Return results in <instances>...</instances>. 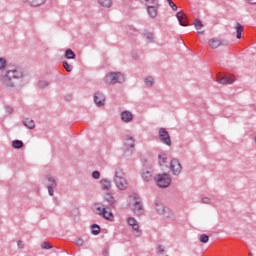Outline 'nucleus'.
Masks as SVG:
<instances>
[{"mask_svg":"<svg viewBox=\"0 0 256 256\" xmlns=\"http://www.w3.org/2000/svg\"><path fill=\"white\" fill-rule=\"evenodd\" d=\"M103 254H104V256H108L109 255V251L105 250Z\"/></svg>","mask_w":256,"mask_h":256,"instance_id":"nucleus-47","label":"nucleus"},{"mask_svg":"<svg viewBox=\"0 0 256 256\" xmlns=\"http://www.w3.org/2000/svg\"><path fill=\"white\" fill-rule=\"evenodd\" d=\"M130 208L135 213V215H141L143 213V204L141 203V198L133 195L129 198Z\"/></svg>","mask_w":256,"mask_h":256,"instance_id":"nucleus-3","label":"nucleus"},{"mask_svg":"<svg viewBox=\"0 0 256 256\" xmlns=\"http://www.w3.org/2000/svg\"><path fill=\"white\" fill-rule=\"evenodd\" d=\"M21 71L17 68L9 69L5 74L1 76V83L5 85V87H13L15 79H19L22 77Z\"/></svg>","mask_w":256,"mask_h":256,"instance_id":"nucleus-1","label":"nucleus"},{"mask_svg":"<svg viewBox=\"0 0 256 256\" xmlns=\"http://www.w3.org/2000/svg\"><path fill=\"white\" fill-rule=\"evenodd\" d=\"M121 119L124 123H129L133 119V114L129 111H124L121 113Z\"/></svg>","mask_w":256,"mask_h":256,"instance_id":"nucleus-17","label":"nucleus"},{"mask_svg":"<svg viewBox=\"0 0 256 256\" xmlns=\"http://www.w3.org/2000/svg\"><path fill=\"white\" fill-rule=\"evenodd\" d=\"M99 5H101V7H111V5H113V2L111 0H98Z\"/></svg>","mask_w":256,"mask_h":256,"instance_id":"nucleus-24","label":"nucleus"},{"mask_svg":"<svg viewBox=\"0 0 256 256\" xmlns=\"http://www.w3.org/2000/svg\"><path fill=\"white\" fill-rule=\"evenodd\" d=\"M176 17L179 21V24L182 25V27H187V15L184 14L183 11H180L176 14Z\"/></svg>","mask_w":256,"mask_h":256,"instance_id":"nucleus-15","label":"nucleus"},{"mask_svg":"<svg viewBox=\"0 0 256 256\" xmlns=\"http://www.w3.org/2000/svg\"><path fill=\"white\" fill-rule=\"evenodd\" d=\"M194 27L197 29V31H201V29H203V23H201V20H194Z\"/></svg>","mask_w":256,"mask_h":256,"instance_id":"nucleus-28","label":"nucleus"},{"mask_svg":"<svg viewBox=\"0 0 256 256\" xmlns=\"http://www.w3.org/2000/svg\"><path fill=\"white\" fill-rule=\"evenodd\" d=\"M125 147L126 149H133V147H135V139H133V137L131 136H127L126 138V142H125Z\"/></svg>","mask_w":256,"mask_h":256,"instance_id":"nucleus-19","label":"nucleus"},{"mask_svg":"<svg viewBox=\"0 0 256 256\" xmlns=\"http://www.w3.org/2000/svg\"><path fill=\"white\" fill-rule=\"evenodd\" d=\"M170 169L173 173V175H179L181 173V164L177 160H172L170 163Z\"/></svg>","mask_w":256,"mask_h":256,"instance_id":"nucleus-10","label":"nucleus"},{"mask_svg":"<svg viewBox=\"0 0 256 256\" xmlns=\"http://www.w3.org/2000/svg\"><path fill=\"white\" fill-rule=\"evenodd\" d=\"M12 147H13V149H21V147H23V141L14 140L12 142Z\"/></svg>","mask_w":256,"mask_h":256,"instance_id":"nucleus-27","label":"nucleus"},{"mask_svg":"<svg viewBox=\"0 0 256 256\" xmlns=\"http://www.w3.org/2000/svg\"><path fill=\"white\" fill-rule=\"evenodd\" d=\"M23 3L26 5H29L30 7H39L41 5H44L47 0H22Z\"/></svg>","mask_w":256,"mask_h":256,"instance_id":"nucleus-14","label":"nucleus"},{"mask_svg":"<svg viewBox=\"0 0 256 256\" xmlns=\"http://www.w3.org/2000/svg\"><path fill=\"white\" fill-rule=\"evenodd\" d=\"M142 177L145 181H151L153 176L151 175V172L145 171L142 173Z\"/></svg>","mask_w":256,"mask_h":256,"instance_id":"nucleus-30","label":"nucleus"},{"mask_svg":"<svg viewBox=\"0 0 256 256\" xmlns=\"http://www.w3.org/2000/svg\"><path fill=\"white\" fill-rule=\"evenodd\" d=\"M94 103H96L97 107L105 105V95L101 92H96L94 95Z\"/></svg>","mask_w":256,"mask_h":256,"instance_id":"nucleus-12","label":"nucleus"},{"mask_svg":"<svg viewBox=\"0 0 256 256\" xmlns=\"http://www.w3.org/2000/svg\"><path fill=\"white\" fill-rule=\"evenodd\" d=\"M250 5H256V0H247Z\"/></svg>","mask_w":256,"mask_h":256,"instance_id":"nucleus-43","label":"nucleus"},{"mask_svg":"<svg viewBox=\"0 0 256 256\" xmlns=\"http://www.w3.org/2000/svg\"><path fill=\"white\" fill-rule=\"evenodd\" d=\"M159 139L164 145L171 146V136H169V132L165 128H161L159 130Z\"/></svg>","mask_w":256,"mask_h":256,"instance_id":"nucleus-8","label":"nucleus"},{"mask_svg":"<svg viewBox=\"0 0 256 256\" xmlns=\"http://www.w3.org/2000/svg\"><path fill=\"white\" fill-rule=\"evenodd\" d=\"M146 39H147L150 43H152V41H153V34H146Z\"/></svg>","mask_w":256,"mask_h":256,"instance_id":"nucleus-41","label":"nucleus"},{"mask_svg":"<svg viewBox=\"0 0 256 256\" xmlns=\"http://www.w3.org/2000/svg\"><path fill=\"white\" fill-rule=\"evenodd\" d=\"M100 231H101V228H99L98 225H96V224H93V225H92V233H93L94 235H99Z\"/></svg>","mask_w":256,"mask_h":256,"instance_id":"nucleus-31","label":"nucleus"},{"mask_svg":"<svg viewBox=\"0 0 256 256\" xmlns=\"http://www.w3.org/2000/svg\"><path fill=\"white\" fill-rule=\"evenodd\" d=\"M63 67L64 69H66V71H68V73H71L73 71V66L69 65V63L67 62H63Z\"/></svg>","mask_w":256,"mask_h":256,"instance_id":"nucleus-33","label":"nucleus"},{"mask_svg":"<svg viewBox=\"0 0 256 256\" xmlns=\"http://www.w3.org/2000/svg\"><path fill=\"white\" fill-rule=\"evenodd\" d=\"M25 127H28V129H35V121L27 118L24 120Z\"/></svg>","mask_w":256,"mask_h":256,"instance_id":"nucleus-23","label":"nucleus"},{"mask_svg":"<svg viewBox=\"0 0 256 256\" xmlns=\"http://www.w3.org/2000/svg\"><path fill=\"white\" fill-rule=\"evenodd\" d=\"M12 111H13V109H12V108H10V109L8 110V112H9V113H11Z\"/></svg>","mask_w":256,"mask_h":256,"instance_id":"nucleus-49","label":"nucleus"},{"mask_svg":"<svg viewBox=\"0 0 256 256\" xmlns=\"http://www.w3.org/2000/svg\"><path fill=\"white\" fill-rule=\"evenodd\" d=\"M203 31H198V35H203Z\"/></svg>","mask_w":256,"mask_h":256,"instance_id":"nucleus-48","label":"nucleus"},{"mask_svg":"<svg viewBox=\"0 0 256 256\" xmlns=\"http://www.w3.org/2000/svg\"><path fill=\"white\" fill-rule=\"evenodd\" d=\"M234 29H236V39H241V33H243V25L240 23L236 22L234 25Z\"/></svg>","mask_w":256,"mask_h":256,"instance_id":"nucleus-18","label":"nucleus"},{"mask_svg":"<svg viewBox=\"0 0 256 256\" xmlns=\"http://www.w3.org/2000/svg\"><path fill=\"white\" fill-rule=\"evenodd\" d=\"M125 76L120 72H112L106 75V83L109 85H115V83H123Z\"/></svg>","mask_w":256,"mask_h":256,"instance_id":"nucleus-4","label":"nucleus"},{"mask_svg":"<svg viewBox=\"0 0 256 256\" xmlns=\"http://www.w3.org/2000/svg\"><path fill=\"white\" fill-rule=\"evenodd\" d=\"M40 87H47V82H40Z\"/></svg>","mask_w":256,"mask_h":256,"instance_id":"nucleus-45","label":"nucleus"},{"mask_svg":"<svg viewBox=\"0 0 256 256\" xmlns=\"http://www.w3.org/2000/svg\"><path fill=\"white\" fill-rule=\"evenodd\" d=\"M145 83L146 85H148V87H151L153 85V83H155L153 77H148L145 79Z\"/></svg>","mask_w":256,"mask_h":256,"instance_id":"nucleus-34","label":"nucleus"},{"mask_svg":"<svg viewBox=\"0 0 256 256\" xmlns=\"http://www.w3.org/2000/svg\"><path fill=\"white\" fill-rule=\"evenodd\" d=\"M218 83H220L221 85H232V83H235V76L225 75L222 77H218Z\"/></svg>","mask_w":256,"mask_h":256,"instance_id":"nucleus-9","label":"nucleus"},{"mask_svg":"<svg viewBox=\"0 0 256 256\" xmlns=\"http://www.w3.org/2000/svg\"><path fill=\"white\" fill-rule=\"evenodd\" d=\"M41 247L42 249H52V246L48 242H43Z\"/></svg>","mask_w":256,"mask_h":256,"instance_id":"nucleus-38","label":"nucleus"},{"mask_svg":"<svg viewBox=\"0 0 256 256\" xmlns=\"http://www.w3.org/2000/svg\"><path fill=\"white\" fill-rule=\"evenodd\" d=\"M5 67H7V60L0 58V69H5Z\"/></svg>","mask_w":256,"mask_h":256,"instance_id":"nucleus-36","label":"nucleus"},{"mask_svg":"<svg viewBox=\"0 0 256 256\" xmlns=\"http://www.w3.org/2000/svg\"><path fill=\"white\" fill-rule=\"evenodd\" d=\"M208 45L210 49H219V47H225L229 45V41L214 37L208 41Z\"/></svg>","mask_w":256,"mask_h":256,"instance_id":"nucleus-6","label":"nucleus"},{"mask_svg":"<svg viewBox=\"0 0 256 256\" xmlns=\"http://www.w3.org/2000/svg\"><path fill=\"white\" fill-rule=\"evenodd\" d=\"M18 248L23 249V241H18Z\"/></svg>","mask_w":256,"mask_h":256,"instance_id":"nucleus-44","label":"nucleus"},{"mask_svg":"<svg viewBox=\"0 0 256 256\" xmlns=\"http://www.w3.org/2000/svg\"><path fill=\"white\" fill-rule=\"evenodd\" d=\"M75 245H77V247H83L85 245V241H83V239L81 238H76L74 240Z\"/></svg>","mask_w":256,"mask_h":256,"instance_id":"nucleus-32","label":"nucleus"},{"mask_svg":"<svg viewBox=\"0 0 256 256\" xmlns=\"http://www.w3.org/2000/svg\"><path fill=\"white\" fill-rule=\"evenodd\" d=\"M92 177L93 179H99L101 177V173H99V171H94L92 173Z\"/></svg>","mask_w":256,"mask_h":256,"instance_id":"nucleus-39","label":"nucleus"},{"mask_svg":"<svg viewBox=\"0 0 256 256\" xmlns=\"http://www.w3.org/2000/svg\"><path fill=\"white\" fill-rule=\"evenodd\" d=\"M156 185L161 188H165L171 185V178L167 174H158L156 178Z\"/></svg>","mask_w":256,"mask_h":256,"instance_id":"nucleus-7","label":"nucleus"},{"mask_svg":"<svg viewBox=\"0 0 256 256\" xmlns=\"http://www.w3.org/2000/svg\"><path fill=\"white\" fill-rule=\"evenodd\" d=\"M156 211L158 215H166L169 212V209H166L162 204H156Z\"/></svg>","mask_w":256,"mask_h":256,"instance_id":"nucleus-20","label":"nucleus"},{"mask_svg":"<svg viewBox=\"0 0 256 256\" xmlns=\"http://www.w3.org/2000/svg\"><path fill=\"white\" fill-rule=\"evenodd\" d=\"M172 10L177 11V5L173 1L167 0Z\"/></svg>","mask_w":256,"mask_h":256,"instance_id":"nucleus-37","label":"nucleus"},{"mask_svg":"<svg viewBox=\"0 0 256 256\" xmlns=\"http://www.w3.org/2000/svg\"><path fill=\"white\" fill-rule=\"evenodd\" d=\"M249 256H253L251 253H249Z\"/></svg>","mask_w":256,"mask_h":256,"instance_id":"nucleus-50","label":"nucleus"},{"mask_svg":"<svg viewBox=\"0 0 256 256\" xmlns=\"http://www.w3.org/2000/svg\"><path fill=\"white\" fill-rule=\"evenodd\" d=\"M100 187L102 191H109L111 189V180L102 179L100 181Z\"/></svg>","mask_w":256,"mask_h":256,"instance_id":"nucleus-16","label":"nucleus"},{"mask_svg":"<svg viewBox=\"0 0 256 256\" xmlns=\"http://www.w3.org/2000/svg\"><path fill=\"white\" fill-rule=\"evenodd\" d=\"M200 241H201V243H208L209 242V237L207 236V234H202L200 236Z\"/></svg>","mask_w":256,"mask_h":256,"instance_id":"nucleus-35","label":"nucleus"},{"mask_svg":"<svg viewBox=\"0 0 256 256\" xmlns=\"http://www.w3.org/2000/svg\"><path fill=\"white\" fill-rule=\"evenodd\" d=\"M47 187H48L49 195H51V197H53V189H55V187H57V183L53 182L52 184H47Z\"/></svg>","mask_w":256,"mask_h":256,"instance_id":"nucleus-29","label":"nucleus"},{"mask_svg":"<svg viewBox=\"0 0 256 256\" xmlns=\"http://www.w3.org/2000/svg\"><path fill=\"white\" fill-rule=\"evenodd\" d=\"M159 10V4H153L150 6H147V13L149 17L152 19H155L157 17V11Z\"/></svg>","mask_w":256,"mask_h":256,"instance_id":"nucleus-13","label":"nucleus"},{"mask_svg":"<svg viewBox=\"0 0 256 256\" xmlns=\"http://www.w3.org/2000/svg\"><path fill=\"white\" fill-rule=\"evenodd\" d=\"M53 183H57V182L55 181V178H53V177H48V183H47V185H53Z\"/></svg>","mask_w":256,"mask_h":256,"instance_id":"nucleus-40","label":"nucleus"},{"mask_svg":"<svg viewBox=\"0 0 256 256\" xmlns=\"http://www.w3.org/2000/svg\"><path fill=\"white\" fill-rule=\"evenodd\" d=\"M96 211H98V215H101L104 217V219H107L108 221H113L115 219V216H113V212L111 211V208L101 205L96 207Z\"/></svg>","mask_w":256,"mask_h":256,"instance_id":"nucleus-5","label":"nucleus"},{"mask_svg":"<svg viewBox=\"0 0 256 256\" xmlns=\"http://www.w3.org/2000/svg\"><path fill=\"white\" fill-rule=\"evenodd\" d=\"M158 251L159 253H165V246H159Z\"/></svg>","mask_w":256,"mask_h":256,"instance_id":"nucleus-42","label":"nucleus"},{"mask_svg":"<svg viewBox=\"0 0 256 256\" xmlns=\"http://www.w3.org/2000/svg\"><path fill=\"white\" fill-rule=\"evenodd\" d=\"M114 183L116 187H118V189H120L121 191H125V189H127V187L129 186L127 180L125 179V173L123 172V169H116Z\"/></svg>","mask_w":256,"mask_h":256,"instance_id":"nucleus-2","label":"nucleus"},{"mask_svg":"<svg viewBox=\"0 0 256 256\" xmlns=\"http://www.w3.org/2000/svg\"><path fill=\"white\" fill-rule=\"evenodd\" d=\"M104 200H106L107 203H109L110 205H113V203H115V198L109 193L104 195Z\"/></svg>","mask_w":256,"mask_h":256,"instance_id":"nucleus-25","label":"nucleus"},{"mask_svg":"<svg viewBox=\"0 0 256 256\" xmlns=\"http://www.w3.org/2000/svg\"><path fill=\"white\" fill-rule=\"evenodd\" d=\"M158 163L160 166L163 167V165H165V167H167V155L166 154H160L158 156Z\"/></svg>","mask_w":256,"mask_h":256,"instance_id":"nucleus-21","label":"nucleus"},{"mask_svg":"<svg viewBox=\"0 0 256 256\" xmlns=\"http://www.w3.org/2000/svg\"><path fill=\"white\" fill-rule=\"evenodd\" d=\"M65 57L66 59H75L76 55L75 52H73V50L67 49L65 52Z\"/></svg>","mask_w":256,"mask_h":256,"instance_id":"nucleus-26","label":"nucleus"},{"mask_svg":"<svg viewBox=\"0 0 256 256\" xmlns=\"http://www.w3.org/2000/svg\"><path fill=\"white\" fill-rule=\"evenodd\" d=\"M202 201L203 203H209V198H203Z\"/></svg>","mask_w":256,"mask_h":256,"instance_id":"nucleus-46","label":"nucleus"},{"mask_svg":"<svg viewBox=\"0 0 256 256\" xmlns=\"http://www.w3.org/2000/svg\"><path fill=\"white\" fill-rule=\"evenodd\" d=\"M128 225L132 227L133 231H135V235H141V231H139V223L133 217L128 218L127 220Z\"/></svg>","mask_w":256,"mask_h":256,"instance_id":"nucleus-11","label":"nucleus"},{"mask_svg":"<svg viewBox=\"0 0 256 256\" xmlns=\"http://www.w3.org/2000/svg\"><path fill=\"white\" fill-rule=\"evenodd\" d=\"M142 5L150 6V5H159V0H140Z\"/></svg>","mask_w":256,"mask_h":256,"instance_id":"nucleus-22","label":"nucleus"}]
</instances>
